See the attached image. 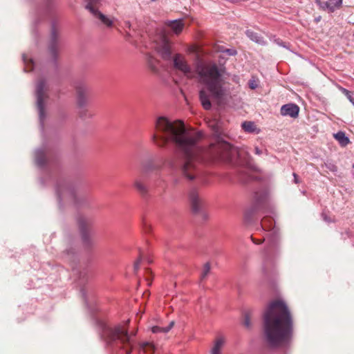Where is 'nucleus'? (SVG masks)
I'll use <instances>...</instances> for the list:
<instances>
[{
  "label": "nucleus",
  "instance_id": "nucleus-1",
  "mask_svg": "<svg viewBox=\"0 0 354 354\" xmlns=\"http://www.w3.org/2000/svg\"><path fill=\"white\" fill-rule=\"evenodd\" d=\"M201 136V132L186 129L181 120L171 121L165 117H159L152 138L159 146L169 141L176 145L185 156L182 173L187 179L193 180L197 176L198 165L203 160L202 150L197 146Z\"/></svg>",
  "mask_w": 354,
  "mask_h": 354
},
{
  "label": "nucleus",
  "instance_id": "nucleus-2",
  "mask_svg": "<svg viewBox=\"0 0 354 354\" xmlns=\"http://www.w3.org/2000/svg\"><path fill=\"white\" fill-rule=\"evenodd\" d=\"M173 64L176 70L183 73L187 78H194L196 73L199 82L205 85L199 92L200 101L205 110L211 109V99L218 103L223 100L225 95V89L221 82V72L215 63L203 61L198 57L195 73L185 57L176 53L173 56Z\"/></svg>",
  "mask_w": 354,
  "mask_h": 354
},
{
  "label": "nucleus",
  "instance_id": "nucleus-3",
  "mask_svg": "<svg viewBox=\"0 0 354 354\" xmlns=\"http://www.w3.org/2000/svg\"><path fill=\"white\" fill-rule=\"evenodd\" d=\"M266 339L272 347L283 346L292 337L293 322L290 312L281 299L271 301L263 314Z\"/></svg>",
  "mask_w": 354,
  "mask_h": 354
},
{
  "label": "nucleus",
  "instance_id": "nucleus-4",
  "mask_svg": "<svg viewBox=\"0 0 354 354\" xmlns=\"http://www.w3.org/2000/svg\"><path fill=\"white\" fill-rule=\"evenodd\" d=\"M101 335L107 344H122L124 348L126 349V353H131L133 344L127 329L123 326H118L112 328L105 325L102 328Z\"/></svg>",
  "mask_w": 354,
  "mask_h": 354
},
{
  "label": "nucleus",
  "instance_id": "nucleus-5",
  "mask_svg": "<svg viewBox=\"0 0 354 354\" xmlns=\"http://www.w3.org/2000/svg\"><path fill=\"white\" fill-rule=\"evenodd\" d=\"M217 149L219 151L218 158L227 162H232V156L234 155H237L239 158H241V156L243 153V151H238L232 147L231 145L227 142L219 143Z\"/></svg>",
  "mask_w": 354,
  "mask_h": 354
},
{
  "label": "nucleus",
  "instance_id": "nucleus-6",
  "mask_svg": "<svg viewBox=\"0 0 354 354\" xmlns=\"http://www.w3.org/2000/svg\"><path fill=\"white\" fill-rule=\"evenodd\" d=\"M87 5L86 8L96 17H97L100 21L106 26L111 27L113 24V20L106 17L101 12H100L97 9V6L100 2V0H87Z\"/></svg>",
  "mask_w": 354,
  "mask_h": 354
},
{
  "label": "nucleus",
  "instance_id": "nucleus-7",
  "mask_svg": "<svg viewBox=\"0 0 354 354\" xmlns=\"http://www.w3.org/2000/svg\"><path fill=\"white\" fill-rule=\"evenodd\" d=\"M315 2L319 9L333 13L342 8L343 0H315Z\"/></svg>",
  "mask_w": 354,
  "mask_h": 354
},
{
  "label": "nucleus",
  "instance_id": "nucleus-8",
  "mask_svg": "<svg viewBox=\"0 0 354 354\" xmlns=\"http://www.w3.org/2000/svg\"><path fill=\"white\" fill-rule=\"evenodd\" d=\"M47 91L46 83L45 81L41 80L37 84L36 93L37 98V107L39 114L42 116L44 109V101L47 97L46 91Z\"/></svg>",
  "mask_w": 354,
  "mask_h": 354
},
{
  "label": "nucleus",
  "instance_id": "nucleus-9",
  "mask_svg": "<svg viewBox=\"0 0 354 354\" xmlns=\"http://www.w3.org/2000/svg\"><path fill=\"white\" fill-rule=\"evenodd\" d=\"M156 48L164 59L169 60L171 59V46L166 37L162 36L161 37L160 41L157 44Z\"/></svg>",
  "mask_w": 354,
  "mask_h": 354
},
{
  "label": "nucleus",
  "instance_id": "nucleus-10",
  "mask_svg": "<svg viewBox=\"0 0 354 354\" xmlns=\"http://www.w3.org/2000/svg\"><path fill=\"white\" fill-rule=\"evenodd\" d=\"M299 112V108L295 104H287L283 105L281 108V114L283 116H290L293 118H297Z\"/></svg>",
  "mask_w": 354,
  "mask_h": 354
},
{
  "label": "nucleus",
  "instance_id": "nucleus-11",
  "mask_svg": "<svg viewBox=\"0 0 354 354\" xmlns=\"http://www.w3.org/2000/svg\"><path fill=\"white\" fill-rule=\"evenodd\" d=\"M226 339L223 335H217L213 342L211 348V354H222V349L223 348Z\"/></svg>",
  "mask_w": 354,
  "mask_h": 354
},
{
  "label": "nucleus",
  "instance_id": "nucleus-12",
  "mask_svg": "<svg viewBox=\"0 0 354 354\" xmlns=\"http://www.w3.org/2000/svg\"><path fill=\"white\" fill-rule=\"evenodd\" d=\"M189 201L192 209L194 212H198L203 205V200L196 191H192L189 194Z\"/></svg>",
  "mask_w": 354,
  "mask_h": 354
},
{
  "label": "nucleus",
  "instance_id": "nucleus-13",
  "mask_svg": "<svg viewBox=\"0 0 354 354\" xmlns=\"http://www.w3.org/2000/svg\"><path fill=\"white\" fill-rule=\"evenodd\" d=\"M167 25L168 28L176 35H179L185 26L183 20L180 19L169 21Z\"/></svg>",
  "mask_w": 354,
  "mask_h": 354
},
{
  "label": "nucleus",
  "instance_id": "nucleus-14",
  "mask_svg": "<svg viewBox=\"0 0 354 354\" xmlns=\"http://www.w3.org/2000/svg\"><path fill=\"white\" fill-rule=\"evenodd\" d=\"M243 129L248 133H259V129L257 127L254 122L251 121H245L242 123Z\"/></svg>",
  "mask_w": 354,
  "mask_h": 354
},
{
  "label": "nucleus",
  "instance_id": "nucleus-15",
  "mask_svg": "<svg viewBox=\"0 0 354 354\" xmlns=\"http://www.w3.org/2000/svg\"><path fill=\"white\" fill-rule=\"evenodd\" d=\"M246 35L252 41H255L257 44H265L266 42L263 40V39L259 36L257 33L252 31V30H247L246 31Z\"/></svg>",
  "mask_w": 354,
  "mask_h": 354
},
{
  "label": "nucleus",
  "instance_id": "nucleus-16",
  "mask_svg": "<svg viewBox=\"0 0 354 354\" xmlns=\"http://www.w3.org/2000/svg\"><path fill=\"white\" fill-rule=\"evenodd\" d=\"M335 138L339 142L342 146H346L349 143V139L342 131H339L334 135Z\"/></svg>",
  "mask_w": 354,
  "mask_h": 354
},
{
  "label": "nucleus",
  "instance_id": "nucleus-17",
  "mask_svg": "<svg viewBox=\"0 0 354 354\" xmlns=\"http://www.w3.org/2000/svg\"><path fill=\"white\" fill-rule=\"evenodd\" d=\"M87 102H88V97H87L86 94L84 93H82V91H79L78 95H77V105L80 108H82L84 106H86V104H87Z\"/></svg>",
  "mask_w": 354,
  "mask_h": 354
},
{
  "label": "nucleus",
  "instance_id": "nucleus-18",
  "mask_svg": "<svg viewBox=\"0 0 354 354\" xmlns=\"http://www.w3.org/2000/svg\"><path fill=\"white\" fill-rule=\"evenodd\" d=\"M140 350L145 353L152 354L155 351V346L151 342H144L140 345Z\"/></svg>",
  "mask_w": 354,
  "mask_h": 354
},
{
  "label": "nucleus",
  "instance_id": "nucleus-19",
  "mask_svg": "<svg viewBox=\"0 0 354 354\" xmlns=\"http://www.w3.org/2000/svg\"><path fill=\"white\" fill-rule=\"evenodd\" d=\"M174 322H171L169 326L166 327V328H162V327H160V326H153L151 328V330L153 333H167L168 331H169V330L174 326Z\"/></svg>",
  "mask_w": 354,
  "mask_h": 354
},
{
  "label": "nucleus",
  "instance_id": "nucleus-20",
  "mask_svg": "<svg viewBox=\"0 0 354 354\" xmlns=\"http://www.w3.org/2000/svg\"><path fill=\"white\" fill-rule=\"evenodd\" d=\"M134 187L141 194H145L147 192V187L140 180H135Z\"/></svg>",
  "mask_w": 354,
  "mask_h": 354
},
{
  "label": "nucleus",
  "instance_id": "nucleus-21",
  "mask_svg": "<svg viewBox=\"0 0 354 354\" xmlns=\"http://www.w3.org/2000/svg\"><path fill=\"white\" fill-rule=\"evenodd\" d=\"M210 264L209 263H206L203 268L202 272H201V279H204L209 273L210 272Z\"/></svg>",
  "mask_w": 354,
  "mask_h": 354
},
{
  "label": "nucleus",
  "instance_id": "nucleus-22",
  "mask_svg": "<svg viewBox=\"0 0 354 354\" xmlns=\"http://www.w3.org/2000/svg\"><path fill=\"white\" fill-rule=\"evenodd\" d=\"M248 86L251 89H255L259 86V80L254 77H252L248 82Z\"/></svg>",
  "mask_w": 354,
  "mask_h": 354
},
{
  "label": "nucleus",
  "instance_id": "nucleus-23",
  "mask_svg": "<svg viewBox=\"0 0 354 354\" xmlns=\"http://www.w3.org/2000/svg\"><path fill=\"white\" fill-rule=\"evenodd\" d=\"M209 127H211L216 133L219 132L220 127L218 122L216 120L209 122Z\"/></svg>",
  "mask_w": 354,
  "mask_h": 354
},
{
  "label": "nucleus",
  "instance_id": "nucleus-24",
  "mask_svg": "<svg viewBox=\"0 0 354 354\" xmlns=\"http://www.w3.org/2000/svg\"><path fill=\"white\" fill-rule=\"evenodd\" d=\"M343 93L345 94L349 101L354 105V93H351L345 88L343 89Z\"/></svg>",
  "mask_w": 354,
  "mask_h": 354
},
{
  "label": "nucleus",
  "instance_id": "nucleus-25",
  "mask_svg": "<svg viewBox=\"0 0 354 354\" xmlns=\"http://www.w3.org/2000/svg\"><path fill=\"white\" fill-rule=\"evenodd\" d=\"M187 52L189 53H198V47L196 45H191L187 48Z\"/></svg>",
  "mask_w": 354,
  "mask_h": 354
},
{
  "label": "nucleus",
  "instance_id": "nucleus-26",
  "mask_svg": "<svg viewBox=\"0 0 354 354\" xmlns=\"http://www.w3.org/2000/svg\"><path fill=\"white\" fill-rule=\"evenodd\" d=\"M142 260L141 257H140L134 263L133 268L134 270L137 271L139 269L140 263Z\"/></svg>",
  "mask_w": 354,
  "mask_h": 354
},
{
  "label": "nucleus",
  "instance_id": "nucleus-27",
  "mask_svg": "<svg viewBox=\"0 0 354 354\" xmlns=\"http://www.w3.org/2000/svg\"><path fill=\"white\" fill-rule=\"evenodd\" d=\"M225 52L230 55H234L236 53V51L233 49H226Z\"/></svg>",
  "mask_w": 354,
  "mask_h": 354
},
{
  "label": "nucleus",
  "instance_id": "nucleus-28",
  "mask_svg": "<svg viewBox=\"0 0 354 354\" xmlns=\"http://www.w3.org/2000/svg\"><path fill=\"white\" fill-rule=\"evenodd\" d=\"M151 274V272L150 270H147L146 271V281L147 282V284L149 286L151 285V281L149 280V279L148 278V275H150Z\"/></svg>",
  "mask_w": 354,
  "mask_h": 354
},
{
  "label": "nucleus",
  "instance_id": "nucleus-29",
  "mask_svg": "<svg viewBox=\"0 0 354 354\" xmlns=\"http://www.w3.org/2000/svg\"><path fill=\"white\" fill-rule=\"evenodd\" d=\"M251 239H252V241H253V243H255V244H257V245L261 244L263 242V241L262 239H254L252 237Z\"/></svg>",
  "mask_w": 354,
  "mask_h": 354
},
{
  "label": "nucleus",
  "instance_id": "nucleus-30",
  "mask_svg": "<svg viewBox=\"0 0 354 354\" xmlns=\"http://www.w3.org/2000/svg\"><path fill=\"white\" fill-rule=\"evenodd\" d=\"M293 176H294V183L296 184L299 183V178H298V176L297 175V174L293 173Z\"/></svg>",
  "mask_w": 354,
  "mask_h": 354
},
{
  "label": "nucleus",
  "instance_id": "nucleus-31",
  "mask_svg": "<svg viewBox=\"0 0 354 354\" xmlns=\"http://www.w3.org/2000/svg\"><path fill=\"white\" fill-rule=\"evenodd\" d=\"M266 218H264V219H263V220H262V221H261V225H262V227H265V226H266Z\"/></svg>",
  "mask_w": 354,
  "mask_h": 354
},
{
  "label": "nucleus",
  "instance_id": "nucleus-32",
  "mask_svg": "<svg viewBox=\"0 0 354 354\" xmlns=\"http://www.w3.org/2000/svg\"><path fill=\"white\" fill-rule=\"evenodd\" d=\"M255 152L257 154H261V151L259 150V149L258 147H256L255 148Z\"/></svg>",
  "mask_w": 354,
  "mask_h": 354
},
{
  "label": "nucleus",
  "instance_id": "nucleus-33",
  "mask_svg": "<svg viewBox=\"0 0 354 354\" xmlns=\"http://www.w3.org/2000/svg\"><path fill=\"white\" fill-rule=\"evenodd\" d=\"M353 168H354V163H353Z\"/></svg>",
  "mask_w": 354,
  "mask_h": 354
}]
</instances>
